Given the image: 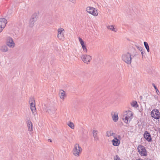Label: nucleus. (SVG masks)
<instances>
[{"mask_svg":"<svg viewBox=\"0 0 160 160\" xmlns=\"http://www.w3.org/2000/svg\"><path fill=\"white\" fill-rule=\"evenodd\" d=\"M132 112L130 110L126 112V113L123 116L122 119L125 123L128 124L132 118L133 117Z\"/></svg>","mask_w":160,"mask_h":160,"instance_id":"f257e3e1","label":"nucleus"},{"mask_svg":"<svg viewBox=\"0 0 160 160\" xmlns=\"http://www.w3.org/2000/svg\"><path fill=\"white\" fill-rule=\"evenodd\" d=\"M122 60L126 63L130 64L131 63L132 58L131 54L129 52H128L124 54L122 56Z\"/></svg>","mask_w":160,"mask_h":160,"instance_id":"f03ea898","label":"nucleus"},{"mask_svg":"<svg viewBox=\"0 0 160 160\" xmlns=\"http://www.w3.org/2000/svg\"><path fill=\"white\" fill-rule=\"evenodd\" d=\"M82 151V149L79 146V144L76 143L74 145L72 152L73 154L76 156L78 157L79 156V154Z\"/></svg>","mask_w":160,"mask_h":160,"instance_id":"7ed1b4c3","label":"nucleus"},{"mask_svg":"<svg viewBox=\"0 0 160 160\" xmlns=\"http://www.w3.org/2000/svg\"><path fill=\"white\" fill-rule=\"evenodd\" d=\"M137 149L138 152L142 156H146L147 155L146 149L142 145L138 146L137 148Z\"/></svg>","mask_w":160,"mask_h":160,"instance_id":"20e7f679","label":"nucleus"},{"mask_svg":"<svg viewBox=\"0 0 160 160\" xmlns=\"http://www.w3.org/2000/svg\"><path fill=\"white\" fill-rule=\"evenodd\" d=\"M86 11L88 13L94 16L98 15V12L97 9L91 7H88L86 8Z\"/></svg>","mask_w":160,"mask_h":160,"instance_id":"39448f33","label":"nucleus"},{"mask_svg":"<svg viewBox=\"0 0 160 160\" xmlns=\"http://www.w3.org/2000/svg\"><path fill=\"white\" fill-rule=\"evenodd\" d=\"M151 117L156 119H158L160 118V112L158 109H153L151 112Z\"/></svg>","mask_w":160,"mask_h":160,"instance_id":"423d86ee","label":"nucleus"},{"mask_svg":"<svg viewBox=\"0 0 160 160\" xmlns=\"http://www.w3.org/2000/svg\"><path fill=\"white\" fill-rule=\"evenodd\" d=\"M47 112H48L50 114H54L56 113L57 109L54 106L46 107L45 108Z\"/></svg>","mask_w":160,"mask_h":160,"instance_id":"0eeeda50","label":"nucleus"},{"mask_svg":"<svg viewBox=\"0 0 160 160\" xmlns=\"http://www.w3.org/2000/svg\"><path fill=\"white\" fill-rule=\"evenodd\" d=\"M7 45L10 48H13L15 46V43L12 38L10 37L7 38L6 42Z\"/></svg>","mask_w":160,"mask_h":160,"instance_id":"6e6552de","label":"nucleus"},{"mask_svg":"<svg viewBox=\"0 0 160 160\" xmlns=\"http://www.w3.org/2000/svg\"><path fill=\"white\" fill-rule=\"evenodd\" d=\"M82 60L84 63L88 64L92 59L91 57L88 55H83L81 57Z\"/></svg>","mask_w":160,"mask_h":160,"instance_id":"1a4fd4ad","label":"nucleus"},{"mask_svg":"<svg viewBox=\"0 0 160 160\" xmlns=\"http://www.w3.org/2000/svg\"><path fill=\"white\" fill-rule=\"evenodd\" d=\"M37 16L36 13H34L32 16L29 22L30 27H32L33 26L34 22L37 20Z\"/></svg>","mask_w":160,"mask_h":160,"instance_id":"9d476101","label":"nucleus"},{"mask_svg":"<svg viewBox=\"0 0 160 160\" xmlns=\"http://www.w3.org/2000/svg\"><path fill=\"white\" fill-rule=\"evenodd\" d=\"M144 138L146 140L149 142H151L152 141V138L151 135L149 132L147 131H145L143 135Z\"/></svg>","mask_w":160,"mask_h":160,"instance_id":"9b49d317","label":"nucleus"},{"mask_svg":"<svg viewBox=\"0 0 160 160\" xmlns=\"http://www.w3.org/2000/svg\"><path fill=\"white\" fill-rule=\"evenodd\" d=\"M0 28H2V30L5 27L7 23V20L5 18H0Z\"/></svg>","mask_w":160,"mask_h":160,"instance_id":"f8f14e48","label":"nucleus"},{"mask_svg":"<svg viewBox=\"0 0 160 160\" xmlns=\"http://www.w3.org/2000/svg\"><path fill=\"white\" fill-rule=\"evenodd\" d=\"M27 126L28 128V130L30 131H33V125L32 122L28 120L27 121Z\"/></svg>","mask_w":160,"mask_h":160,"instance_id":"ddd939ff","label":"nucleus"},{"mask_svg":"<svg viewBox=\"0 0 160 160\" xmlns=\"http://www.w3.org/2000/svg\"><path fill=\"white\" fill-rule=\"evenodd\" d=\"M97 132L98 131L96 130H94L93 131V136L94 138V140L96 141L99 140V138L97 135Z\"/></svg>","mask_w":160,"mask_h":160,"instance_id":"4468645a","label":"nucleus"},{"mask_svg":"<svg viewBox=\"0 0 160 160\" xmlns=\"http://www.w3.org/2000/svg\"><path fill=\"white\" fill-rule=\"evenodd\" d=\"M8 48L6 45H3L1 47L0 50L3 52H6L8 51Z\"/></svg>","mask_w":160,"mask_h":160,"instance_id":"2eb2a0df","label":"nucleus"},{"mask_svg":"<svg viewBox=\"0 0 160 160\" xmlns=\"http://www.w3.org/2000/svg\"><path fill=\"white\" fill-rule=\"evenodd\" d=\"M112 145L115 146H117L119 145L120 143V140L115 141L114 140H112Z\"/></svg>","mask_w":160,"mask_h":160,"instance_id":"dca6fc26","label":"nucleus"},{"mask_svg":"<svg viewBox=\"0 0 160 160\" xmlns=\"http://www.w3.org/2000/svg\"><path fill=\"white\" fill-rule=\"evenodd\" d=\"M112 115L113 120L115 122L117 121L118 118V114L114 113L113 115L112 114Z\"/></svg>","mask_w":160,"mask_h":160,"instance_id":"f3484780","label":"nucleus"},{"mask_svg":"<svg viewBox=\"0 0 160 160\" xmlns=\"http://www.w3.org/2000/svg\"><path fill=\"white\" fill-rule=\"evenodd\" d=\"M61 91H62V92L60 93H59V96H60V98H61V99H64V98L65 97V92L63 90H61Z\"/></svg>","mask_w":160,"mask_h":160,"instance_id":"a211bd4d","label":"nucleus"},{"mask_svg":"<svg viewBox=\"0 0 160 160\" xmlns=\"http://www.w3.org/2000/svg\"><path fill=\"white\" fill-rule=\"evenodd\" d=\"M107 28L110 30L114 31L115 32H117V30H115V29L114 28V26L113 25L107 26Z\"/></svg>","mask_w":160,"mask_h":160,"instance_id":"6ab92c4d","label":"nucleus"},{"mask_svg":"<svg viewBox=\"0 0 160 160\" xmlns=\"http://www.w3.org/2000/svg\"><path fill=\"white\" fill-rule=\"evenodd\" d=\"M115 133L112 132V131L111 130L110 131H108L106 132V136L108 137H109L115 135Z\"/></svg>","mask_w":160,"mask_h":160,"instance_id":"aec40b11","label":"nucleus"},{"mask_svg":"<svg viewBox=\"0 0 160 160\" xmlns=\"http://www.w3.org/2000/svg\"><path fill=\"white\" fill-rule=\"evenodd\" d=\"M144 46H145V48H146V49H147V52H150L149 48V46L148 45V42H144Z\"/></svg>","mask_w":160,"mask_h":160,"instance_id":"412c9836","label":"nucleus"},{"mask_svg":"<svg viewBox=\"0 0 160 160\" xmlns=\"http://www.w3.org/2000/svg\"><path fill=\"white\" fill-rule=\"evenodd\" d=\"M58 37L60 40H63L64 38L63 33L62 34H58Z\"/></svg>","mask_w":160,"mask_h":160,"instance_id":"4be33fe9","label":"nucleus"},{"mask_svg":"<svg viewBox=\"0 0 160 160\" xmlns=\"http://www.w3.org/2000/svg\"><path fill=\"white\" fill-rule=\"evenodd\" d=\"M30 108L31 111L32 112L33 114L35 115V113L36 111V109L35 106H34L32 107H30Z\"/></svg>","mask_w":160,"mask_h":160,"instance_id":"5701e85b","label":"nucleus"},{"mask_svg":"<svg viewBox=\"0 0 160 160\" xmlns=\"http://www.w3.org/2000/svg\"><path fill=\"white\" fill-rule=\"evenodd\" d=\"M68 125L72 129H74V125L73 123L70 122L68 124Z\"/></svg>","mask_w":160,"mask_h":160,"instance_id":"b1692460","label":"nucleus"},{"mask_svg":"<svg viewBox=\"0 0 160 160\" xmlns=\"http://www.w3.org/2000/svg\"><path fill=\"white\" fill-rule=\"evenodd\" d=\"M152 85L153 86V87H154V88L156 90V92H157V94L159 95V94H158V93H159V90L158 89L157 87H156V86H155V84L154 83H152Z\"/></svg>","mask_w":160,"mask_h":160,"instance_id":"393cba45","label":"nucleus"},{"mask_svg":"<svg viewBox=\"0 0 160 160\" xmlns=\"http://www.w3.org/2000/svg\"><path fill=\"white\" fill-rule=\"evenodd\" d=\"M63 31H64V30L62 28L58 29V34H62Z\"/></svg>","mask_w":160,"mask_h":160,"instance_id":"a878e982","label":"nucleus"},{"mask_svg":"<svg viewBox=\"0 0 160 160\" xmlns=\"http://www.w3.org/2000/svg\"><path fill=\"white\" fill-rule=\"evenodd\" d=\"M131 105L132 106L135 107L137 105V102L136 101H134L132 102Z\"/></svg>","mask_w":160,"mask_h":160,"instance_id":"bb28decb","label":"nucleus"},{"mask_svg":"<svg viewBox=\"0 0 160 160\" xmlns=\"http://www.w3.org/2000/svg\"><path fill=\"white\" fill-rule=\"evenodd\" d=\"M34 103L35 102V100L34 98L33 97H31L30 98L29 102L30 103L31 102Z\"/></svg>","mask_w":160,"mask_h":160,"instance_id":"cd10ccee","label":"nucleus"},{"mask_svg":"<svg viewBox=\"0 0 160 160\" xmlns=\"http://www.w3.org/2000/svg\"><path fill=\"white\" fill-rule=\"evenodd\" d=\"M82 46V48L83 50L84 51H85V52L86 53H87V52H88V50H87V49L86 48L85 45V44L83 45Z\"/></svg>","mask_w":160,"mask_h":160,"instance_id":"c85d7f7f","label":"nucleus"},{"mask_svg":"<svg viewBox=\"0 0 160 160\" xmlns=\"http://www.w3.org/2000/svg\"><path fill=\"white\" fill-rule=\"evenodd\" d=\"M114 160H121L120 158L117 155L116 156L114 157Z\"/></svg>","mask_w":160,"mask_h":160,"instance_id":"c756f323","label":"nucleus"},{"mask_svg":"<svg viewBox=\"0 0 160 160\" xmlns=\"http://www.w3.org/2000/svg\"><path fill=\"white\" fill-rule=\"evenodd\" d=\"M30 104V107H33L34 106H35V102L32 103V102H31Z\"/></svg>","mask_w":160,"mask_h":160,"instance_id":"7c9ffc66","label":"nucleus"},{"mask_svg":"<svg viewBox=\"0 0 160 160\" xmlns=\"http://www.w3.org/2000/svg\"><path fill=\"white\" fill-rule=\"evenodd\" d=\"M141 54L142 55V58H143V57H145V51L144 52H141Z\"/></svg>","mask_w":160,"mask_h":160,"instance_id":"2f4dec72","label":"nucleus"},{"mask_svg":"<svg viewBox=\"0 0 160 160\" xmlns=\"http://www.w3.org/2000/svg\"><path fill=\"white\" fill-rule=\"evenodd\" d=\"M136 47L140 51L142 50V47H139L137 46H136Z\"/></svg>","mask_w":160,"mask_h":160,"instance_id":"473e14b6","label":"nucleus"},{"mask_svg":"<svg viewBox=\"0 0 160 160\" xmlns=\"http://www.w3.org/2000/svg\"><path fill=\"white\" fill-rule=\"evenodd\" d=\"M78 39H79V41L80 43H81V42H82L83 41V40H82V39L80 37Z\"/></svg>","mask_w":160,"mask_h":160,"instance_id":"72a5a7b5","label":"nucleus"},{"mask_svg":"<svg viewBox=\"0 0 160 160\" xmlns=\"http://www.w3.org/2000/svg\"><path fill=\"white\" fill-rule=\"evenodd\" d=\"M156 131H158V133L160 134V128H157V130H156Z\"/></svg>","mask_w":160,"mask_h":160,"instance_id":"f704fd0d","label":"nucleus"},{"mask_svg":"<svg viewBox=\"0 0 160 160\" xmlns=\"http://www.w3.org/2000/svg\"><path fill=\"white\" fill-rule=\"evenodd\" d=\"M114 139L113 140H114L115 141L120 140L118 139L117 137H115L114 136Z\"/></svg>","mask_w":160,"mask_h":160,"instance_id":"c9c22d12","label":"nucleus"},{"mask_svg":"<svg viewBox=\"0 0 160 160\" xmlns=\"http://www.w3.org/2000/svg\"><path fill=\"white\" fill-rule=\"evenodd\" d=\"M69 1L73 3H75L76 2V0H69Z\"/></svg>","mask_w":160,"mask_h":160,"instance_id":"e433bc0d","label":"nucleus"},{"mask_svg":"<svg viewBox=\"0 0 160 160\" xmlns=\"http://www.w3.org/2000/svg\"><path fill=\"white\" fill-rule=\"evenodd\" d=\"M118 139L120 140L122 139L121 137V136L120 135H119L118 136Z\"/></svg>","mask_w":160,"mask_h":160,"instance_id":"4c0bfd02","label":"nucleus"},{"mask_svg":"<svg viewBox=\"0 0 160 160\" xmlns=\"http://www.w3.org/2000/svg\"><path fill=\"white\" fill-rule=\"evenodd\" d=\"M80 43L81 44V45L82 46L85 45L84 43V42L83 41V42H81Z\"/></svg>","mask_w":160,"mask_h":160,"instance_id":"58836bf2","label":"nucleus"},{"mask_svg":"<svg viewBox=\"0 0 160 160\" xmlns=\"http://www.w3.org/2000/svg\"><path fill=\"white\" fill-rule=\"evenodd\" d=\"M140 51H141V52H144V51H143V49L142 48V50H140Z\"/></svg>","mask_w":160,"mask_h":160,"instance_id":"ea45409f","label":"nucleus"},{"mask_svg":"<svg viewBox=\"0 0 160 160\" xmlns=\"http://www.w3.org/2000/svg\"><path fill=\"white\" fill-rule=\"evenodd\" d=\"M48 141H49L50 142H52V140L51 139H48Z\"/></svg>","mask_w":160,"mask_h":160,"instance_id":"a19ab883","label":"nucleus"},{"mask_svg":"<svg viewBox=\"0 0 160 160\" xmlns=\"http://www.w3.org/2000/svg\"><path fill=\"white\" fill-rule=\"evenodd\" d=\"M140 98H141V99H142V96H140Z\"/></svg>","mask_w":160,"mask_h":160,"instance_id":"79ce46f5","label":"nucleus"},{"mask_svg":"<svg viewBox=\"0 0 160 160\" xmlns=\"http://www.w3.org/2000/svg\"><path fill=\"white\" fill-rule=\"evenodd\" d=\"M136 160H141L140 159H136Z\"/></svg>","mask_w":160,"mask_h":160,"instance_id":"37998d69","label":"nucleus"}]
</instances>
